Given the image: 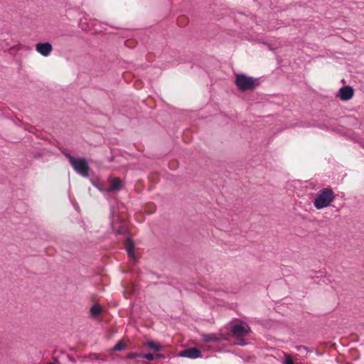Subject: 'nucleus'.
I'll return each mask as SVG.
<instances>
[{"instance_id": "obj_1", "label": "nucleus", "mask_w": 364, "mask_h": 364, "mask_svg": "<svg viewBox=\"0 0 364 364\" xmlns=\"http://www.w3.org/2000/svg\"><path fill=\"white\" fill-rule=\"evenodd\" d=\"M336 195L331 188H323L319 190L313 201L316 210H321L331 205Z\"/></svg>"}, {"instance_id": "obj_14", "label": "nucleus", "mask_w": 364, "mask_h": 364, "mask_svg": "<svg viewBox=\"0 0 364 364\" xmlns=\"http://www.w3.org/2000/svg\"><path fill=\"white\" fill-rule=\"evenodd\" d=\"M147 346L151 349L155 350L156 351H159V345L155 343L153 341L148 342Z\"/></svg>"}, {"instance_id": "obj_5", "label": "nucleus", "mask_w": 364, "mask_h": 364, "mask_svg": "<svg viewBox=\"0 0 364 364\" xmlns=\"http://www.w3.org/2000/svg\"><path fill=\"white\" fill-rule=\"evenodd\" d=\"M178 355L188 358H198L202 357V353L200 350L193 347L180 351Z\"/></svg>"}, {"instance_id": "obj_3", "label": "nucleus", "mask_w": 364, "mask_h": 364, "mask_svg": "<svg viewBox=\"0 0 364 364\" xmlns=\"http://www.w3.org/2000/svg\"><path fill=\"white\" fill-rule=\"evenodd\" d=\"M235 83L241 91L252 90L258 85L257 79L245 74L236 75Z\"/></svg>"}, {"instance_id": "obj_9", "label": "nucleus", "mask_w": 364, "mask_h": 364, "mask_svg": "<svg viewBox=\"0 0 364 364\" xmlns=\"http://www.w3.org/2000/svg\"><path fill=\"white\" fill-rule=\"evenodd\" d=\"M125 248L128 256L129 257H134L135 247L134 242L129 237H127L125 242Z\"/></svg>"}, {"instance_id": "obj_6", "label": "nucleus", "mask_w": 364, "mask_h": 364, "mask_svg": "<svg viewBox=\"0 0 364 364\" xmlns=\"http://www.w3.org/2000/svg\"><path fill=\"white\" fill-rule=\"evenodd\" d=\"M36 50L41 55L46 57L51 53L53 50V46L51 43L48 42L38 43L36 44Z\"/></svg>"}, {"instance_id": "obj_15", "label": "nucleus", "mask_w": 364, "mask_h": 364, "mask_svg": "<svg viewBox=\"0 0 364 364\" xmlns=\"http://www.w3.org/2000/svg\"><path fill=\"white\" fill-rule=\"evenodd\" d=\"M235 343L239 346H245L247 342L244 338H242V337H239L236 339Z\"/></svg>"}, {"instance_id": "obj_2", "label": "nucleus", "mask_w": 364, "mask_h": 364, "mask_svg": "<svg viewBox=\"0 0 364 364\" xmlns=\"http://www.w3.org/2000/svg\"><path fill=\"white\" fill-rule=\"evenodd\" d=\"M63 154L76 172L84 177L88 176L90 167L85 158L75 159L71 154L65 152Z\"/></svg>"}, {"instance_id": "obj_16", "label": "nucleus", "mask_w": 364, "mask_h": 364, "mask_svg": "<svg viewBox=\"0 0 364 364\" xmlns=\"http://www.w3.org/2000/svg\"><path fill=\"white\" fill-rule=\"evenodd\" d=\"M296 348L299 351L305 350L306 352H311V350H309L308 348L304 346H298Z\"/></svg>"}, {"instance_id": "obj_8", "label": "nucleus", "mask_w": 364, "mask_h": 364, "mask_svg": "<svg viewBox=\"0 0 364 364\" xmlns=\"http://www.w3.org/2000/svg\"><path fill=\"white\" fill-rule=\"evenodd\" d=\"M122 188L121 179L115 177L112 179L109 186L106 189L107 192L119 191Z\"/></svg>"}, {"instance_id": "obj_11", "label": "nucleus", "mask_w": 364, "mask_h": 364, "mask_svg": "<svg viewBox=\"0 0 364 364\" xmlns=\"http://www.w3.org/2000/svg\"><path fill=\"white\" fill-rule=\"evenodd\" d=\"M203 340L206 343L209 342H220V339L214 333L203 335Z\"/></svg>"}, {"instance_id": "obj_13", "label": "nucleus", "mask_w": 364, "mask_h": 364, "mask_svg": "<svg viewBox=\"0 0 364 364\" xmlns=\"http://www.w3.org/2000/svg\"><path fill=\"white\" fill-rule=\"evenodd\" d=\"M126 348V345L122 341H118L113 347L114 350L122 351Z\"/></svg>"}, {"instance_id": "obj_18", "label": "nucleus", "mask_w": 364, "mask_h": 364, "mask_svg": "<svg viewBox=\"0 0 364 364\" xmlns=\"http://www.w3.org/2000/svg\"><path fill=\"white\" fill-rule=\"evenodd\" d=\"M125 232V230L124 228H121L119 230H117V234H122Z\"/></svg>"}, {"instance_id": "obj_12", "label": "nucleus", "mask_w": 364, "mask_h": 364, "mask_svg": "<svg viewBox=\"0 0 364 364\" xmlns=\"http://www.w3.org/2000/svg\"><path fill=\"white\" fill-rule=\"evenodd\" d=\"M90 314L93 317H97L102 312V308L97 304L93 305L90 310Z\"/></svg>"}, {"instance_id": "obj_10", "label": "nucleus", "mask_w": 364, "mask_h": 364, "mask_svg": "<svg viewBox=\"0 0 364 364\" xmlns=\"http://www.w3.org/2000/svg\"><path fill=\"white\" fill-rule=\"evenodd\" d=\"M158 355H159L158 354L154 355V354L149 353H140L132 354L129 357L132 358H146L147 360H152L155 356L157 357Z\"/></svg>"}, {"instance_id": "obj_7", "label": "nucleus", "mask_w": 364, "mask_h": 364, "mask_svg": "<svg viewBox=\"0 0 364 364\" xmlns=\"http://www.w3.org/2000/svg\"><path fill=\"white\" fill-rule=\"evenodd\" d=\"M354 94V90L350 86H344L339 90V97L341 100H350Z\"/></svg>"}, {"instance_id": "obj_4", "label": "nucleus", "mask_w": 364, "mask_h": 364, "mask_svg": "<svg viewBox=\"0 0 364 364\" xmlns=\"http://www.w3.org/2000/svg\"><path fill=\"white\" fill-rule=\"evenodd\" d=\"M231 332L237 337H244L249 334L250 328L246 323L240 322L235 323L231 327Z\"/></svg>"}, {"instance_id": "obj_17", "label": "nucleus", "mask_w": 364, "mask_h": 364, "mask_svg": "<svg viewBox=\"0 0 364 364\" xmlns=\"http://www.w3.org/2000/svg\"><path fill=\"white\" fill-rule=\"evenodd\" d=\"M284 364H294L292 361L291 358L289 355L285 357V360Z\"/></svg>"}]
</instances>
